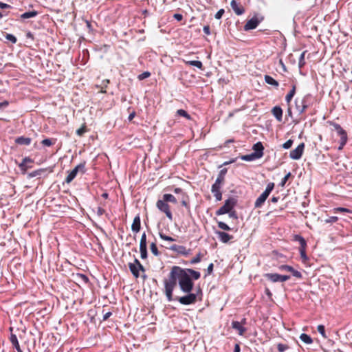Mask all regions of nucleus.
Segmentation results:
<instances>
[{"label": "nucleus", "mask_w": 352, "mask_h": 352, "mask_svg": "<svg viewBox=\"0 0 352 352\" xmlns=\"http://www.w3.org/2000/svg\"><path fill=\"white\" fill-rule=\"evenodd\" d=\"M225 11L223 9H220L216 14H215V18L217 19H220L223 14H224Z\"/></svg>", "instance_id": "nucleus-57"}, {"label": "nucleus", "mask_w": 352, "mask_h": 352, "mask_svg": "<svg viewBox=\"0 0 352 352\" xmlns=\"http://www.w3.org/2000/svg\"><path fill=\"white\" fill-rule=\"evenodd\" d=\"M135 263L138 266V272L139 271H142V272H145V269H144V266L141 264V263L139 261V260L135 258Z\"/></svg>", "instance_id": "nucleus-56"}, {"label": "nucleus", "mask_w": 352, "mask_h": 352, "mask_svg": "<svg viewBox=\"0 0 352 352\" xmlns=\"http://www.w3.org/2000/svg\"><path fill=\"white\" fill-rule=\"evenodd\" d=\"M264 276L272 283L280 282V274L276 273H267Z\"/></svg>", "instance_id": "nucleus-24"}, {"label": "nucleus", "mask_w": 352, "mask_h": 352, "mask_svg": "<svg viewBox=\"0 0 352 352\" xmlns=\"http://www.w3.org/2000/svg\"><path fill=\"white\" fill-rule=\"evenodd\" d=\"M274 182H270L267 185L265 191L256 199L254 202L255 208H259L263 205L271 192L274 190Z\"/></svg>", "instance_id": "nucleus-3"}, {"label": "nucleus", "mask_w": 352, "mask_h": 352, "mask_svg": "<svg viewBox=\"0 0 352 352\" xmlns=\"http://www.w3.org/2000/svg\"><path fill=\"white\" fill-rule=\"evenodd\" d=\"M102 314H103L102 320L104 321L108 320L109 318L112 315V312L111 311H107V312H105L104 309L102 310Z\"/></svg>", "instance_id": "nucleus-55"}, {"label": "nucleus", "mask_w": 352, "mask_h": 352, "mask_svg": "<svg viewBox=\"0 0 352 352\" xmlns=\"http://www.w3.org/2000/svg\"><path fill=\"white\" fill-rule=\"evenodd\" d=\"M18 166L23 174H25L28 169L32 168V166H28L27 164L24 163L23 162H21L20 164H18Z\"/></svg>", "instance_id": "nucleus-38"}, {"label": "nucleus", "mask_w": 352, "mask_h": 352, "mask_svg": "<svg viewBox=\"0 0 352 352\" xmlns=\"http://www.w3.org/2000/svg\"><path fill=\"white\" fill-rule=\"evenodd\" d=\"M292 144H293V140H289L283 144V148L285 149H288L292 147Z\"/></svg>", "instance_id": "nucleus-54"}, {"label": "nucleus", "mask_w": 352, "mask_h": 352, "mask_svg": "<svg viewBox=\"0 0 352 352\" xmlns=\"http://www.w3.org/2000/svg\"><path fill=\"white\" fill-rule=\"evenodd\" d=\"M329 123L331 126H333L334 130L336 131L338 135L340 136V142L338 149L342 150L348 140L346 131L343 129L342 126L338 123L333 122H330Z\"/></svg>", "instance_id": "nucleus-5"}, {"label": "nucleus", "mask_w": 352, "mask_h": 352, "mask_svg": "<svg viewBox=\"0 0 352 352\" xmlns=\"http://www.w3.org/2000/svg\"><path fill=\"white\" fill-rule=\"evenodd\" d=\"M272 113L278 121H282L283 110L280 107L276 106L273 107V109H272Z\"/></svg>", "instance_id": "nucleus-22"}, {"label": "nucleus", "mask_w": 352, "mask_h": 352, "mask_svg": "<svg viewBox=\"0 0 352 352\" xmlns=\"http://www.w3.org/2000/svg\"><path fill=\"white\" fill-rule=\"evenodd\" d=\"M252 148L254 151V154L256 158L259 159L263 156L264 146L261 142L254 144Z\"/></svg>", "instance_id": "nucleus-16"}, {"label": "nucleus", "mask_w": 352, "mask_h": 352, "mask_svg": "<svg viewBox=\"0 0 352 352\" xmlns=\"http://www.w3.org/2000/svg\"><path fill=\"white\" fill-rule=\"evenodd\" d=\"M159 236L162 239V240H164V241H175V239L171 236H167L164 233H163L162 232H159Z\"/></svg>", "instance_id": "nucleus-44"}, {"label": "nucleus", "mask_w": 352, "mask_h": 352, "mask_svg": "<svg viewBox=\"0 0 352 352\" xmlns=\"http://www.w3.org/2000/svg\"><path fill=\"white\" fill-rule=\"evenodd\" d=\"M184 62L187 65L195 66L201 70L204 69L203 64L199 60H184Z\"/></svg>", "instance_id": "nucleus-29"}, {"label": "nucleus", "mask_w": 352, "mask_h": 352, "mask_svg": "<svg viewBox=\"0 0 352 352\" xmlns=\"http://www.w3.org/2000/svg\"><path fill=\"white\" fill-rule=\"evenodd\" d=\"M140 256L142 259H146L148 256L147 252V243H146V234L144 232L140 239Z\"/></svg>", "instance_id": "nucleus-10"}, {"label": "nucleus", "mask_w": 352, "mask_h": 352, "mask_svg": "<svg viewBox=\"0 0 352 352\" xmlns=\"http://www.w3.org/2000/svg\"><path fill=\"white\" fill-rule=\"evenodd\" d=\"M232 327L238 331L240 336H243V334L246 332V328H245L240 322L232 321Z\"/></svg>", "instance_id": "nucleus-21"}, {"label": "nucleus", "mask_w": 352, "mask_h": 352, "mask_svg": "<svg viewBox=\"0 0 352 352\" xmlns=\"http://www.w3.org/2000/svg\"><path fill=\"white\" fill-rule=\"evenodd\" d=\"M105 212V210L100 206L98 207L97 208V214L98 216H102V214H104Z\"/></svg>", "instance_id": "nucleus-61"}, {"label": "nucleus", "mask_w": 352, "mask_h": 352, "mask_svg": "<svg viewBox=\"0 0 352 352\" xmlns=\"http://www.w3.org/2000/svg\"><path fill=\"white\" fill-rule=\"evenodd\" d=\"M274 182H270L267 185L265 191L256 199L254 202L255 208H259L263 205L271 192L274 190Z\"/></svg>", "instance_id": "nucleus-2"}, {"label": "nucleus", "mask_w": 352, "mask_h": 352, "mask_svg": "<svg viewBox=\"0 0 352 352\" xmlns=\"http://www.w3.org/2000/svg\"><path fill=\"white\" fill-rule=\"evenodd\" d=\"M218 227L223 230L229 231L231 230V228L224 222L223 221H218L217 222Z\"/></svg>", "instance_id": "nucleus-45"}, {"label": "nucleus", "mask_w": 352, "mask_h": 352, "mask_svg": "<svg viewBox=\"0 0 352 352\" xmlns=\"http://www.w3.org/2000/svg\"><path fill=\"white\" fill-rule=\"evenodd\" d=\"M141 228V221L140 217L139 214L136 215L134 219L133 223L131 225V230L135 232H138Z\"/></svg>", "instance_id": "nucleus-20"}, {"label": "nucleus", "mask_w": 352, "mask_h": 352, "mask_svg": "<svg viewBox=\"0 0 352 352\" xmlns=\"http://www.w3.org/2000/svg\"><path fill=\"white\" fill-rule=\"evenodd\" d=\"M289 348V347L287 344H282V343H278L277 344V349H278V352H284L286 350H287Z\"/></svg>", "instance_id": "nucleus-47"}, {"label": "nucleus", "mask_w": 352, "mask_h": 352, "mask_svg": "<svg viewBox=\"0 0 352 352\" xmlns=\"http://www.w3.org/2000/svg\"><path fill=\"white\" fill-rule=\"evenodd\" d=\"M265 81L267 84L272 85L275 87H278L279 86L278 82L269 75L265 76Z\"/></svg>", "instance_id": "nucleus-31"}, {"label": "nucleus", "mask_w": 352, "mask_h": 352, "mask_svg": "<svg viewBox=\"0 0 352 352\" xmlns=\"http://www.w3.org/2000/svg\"><path fill=\"white\" fill-rule=\"evenodd\" d=\"M150 250L151 251V252L155 255V256H159L160 254V252H159L158 249H157V245H156V243L155 242H153L150 244Z\"/></svg>", "instance_id": "nucleus-39"}, {"label": "nucleus", "mask_w": 352, "mask_h": 352, "mask_svg": "<svg viewBox=\"0 0 352 352\" xmlns=\"http://www.w3.org/2000/svg\"><path fill=\"white\" fill-rule=\"evenodd\" d=\"M177 115L179 116H182L185 118H186L187 120H191L192 118L190 116V114L188 113V112L184 109H178L176 112Z\"/></svg>", "instance_id": "nucleus-36"}, {"label": "nucleus", "mask_w": 352, "mask_h": 352, "mask_svg": "<svg viewBox=\"0 0 352 352\" xmlns=\"http://www.w3.org/2000/svg\"><path fill=\"white\" fill-rule=\"evenodd\" d=\"M236 203L237 201L235 198L230 197L225 201L223 206H222L216 211V214L219 216L231 212V210H233L236 206Z\"/></svg>", "instance_id": "nucleus-4"}, {"label": "nucleus", "mask_w": 352, "mask_h": 352, "mask_svg": "<svg viewBox=\"0 0 352 352\" xmlns=\"http://www.w3.org/2000/svg\"><path fill=\"white\" fill-rule=\"evenodd\" d=\"M207 254V252L205 251L204 253H202V252H199L197 254V255L192 258L190 261V263L193 265V264H197L198 263H199L201 261V258Z\"/></svg>", "instance_id": "nucleus-30"}, {"label": "nucleus", "mask_w": 352, "mask_h": 352, "mask_svg": "<svg viewBox=\"0 0 352 352\" xmlns=\"http://www.w3.org/2000/svg\"><path fill=\"white\" fill-rule=\"evenodd\" d=\"M338 217L336 216L330 217L329 218L324 220L326 223H333L337 222Z\"/></svg>", "instance_id": "nucleus-53"}, {"label": "nucleus", "mask_w": 352, "mask_h": 352, "mask_svg": "<svg viewBox=\"0 0 352 352\" xmlns=\"http://www.w3.org/2000/svg\"><path fill=\"white\" fill-rule=\"evenodd\" d=\"M200 276V272L192 269H184L179 266L172 267L168 278L164 280V293L167 300H173V292L177 286V280L180 289L184 293H190L194 286L192 279L198 280Z\"/></svg>", "instance_id": "nucleus-1"}, {"label": "nucleus", "mask_w": 352, "mask_h": 352, "mask_svg": "<svg viewBox=\"0 0 352 352\" xmlns=\"http://www.w3.org/2000/svg\"><path fill=\"white\" fill-rule=\"evenodd\" d=\"M333 212L334 213L337 212H346V213H352V210L346 208H342V207H338L333 209Z\"/></svg>", "instance_id": "nucleus-42"}, {"label": "nucleus", "mask_w": 352, "mask_h": 352, "mask_svg": "<svg viewBox=\"0 0 352 352\" xmlns=\"http://www.w3.org/2000/svg\"><path fill=\"white\" fill-rule=\"evenodd\" d=\"M292 176V174L290 172H289L282 179L281 182L280 183V186L281 187H284L286 182L289 179V178Z\"/></svg>", "instance_id": "nucleus-49"}, {"label": "nucleus", "mask_w": 352, "mask_h": 352, "mask_svg": "<svg viewBox=\"0 0 352 352\" xmlns=\"http://www.w3.org/2000/svg\"><path fill=\"white\" fill-rule=\"evenodd\" d=\"M214 265L213 263H210L207 268V274H206L205 276L208 275H210L213 272Z\"/></svg>", "instance_id": "nucleus-58"}, {"label": "nucleus", "mask_w": 352, "mask_h": 352, "mask_svg": "<svg viewBox=\"0 0 352 352\" xmlns=\"http://www.w3.org/2000/svg\"><path fill=\"white\" fill-rule=\"evenodd\" d=\"M227 172V168H225L221 169L219 171L217 178L216 179L215 182L213 184L222 188L223 185L225 183V177Z\"/></svg>", "instance_id": "nucleus-14"}, {"label": "nucleus", "mask_w": 352, "mask_h": 352, "mask_svg": "<svg viewBox=\"0 0 352 352\" xmlns=\"http://www.w3.org/2000/svg\"><path fill=\"white\" fill-rule=\"evenodd\" d=\"M221 188L216 185L212 184L211 188V192L214 196L217 201H221L222 199Z\"/></svg>", "instance_id": "nucleus-19"}, {"label": "nucleus", "mask_w": 352, "mask_h": 352, "mask_svg": "<svg viewBox=\"0 0 352 352\" xmlns=\"http://www.w3.org/2000/svg\"><path fill=\"white\" fill-rule=\"evenodd\" d=\"M56 139L47 138V139H44L43 140H42L41 144L43 146H51L56 143Z\"/></svg>", "instance_id": "nucleus-41"}, {"label": "nucleus", "mask_w": 352, "mask_h": 352, "mask_svg": "<svg viewBox=\"0 0 352 352\" xmlns=\"http://www.w3.org/2000/svg\"><path fill=\"white\" fill-rule=\"evenodd\" d=\"M230 6L236 15H241L245 12V9L239 3H237L235 0H232L230 3Z\"/></svg>", "instance_id": "nucleus-17"}, {"label": "nucleus", "mask_w": 352, "mask_h": 352, "mask_svg": "<svg viewBox=\"0 0 352 352\" xmlns=\"http://www.w3.org/2000/svg\"><path fill=\"white\" fill-rule=\"evenodd\" d=\"M317 330L321 334V336L324 338H327V336L326 335V333H325V329H324V326L322 325V324H319L317 327Z\"/></svg>", "instance_id": "nucleus-46"}, {"label": "nucleus", "mask_w": 352, "mask_h": 352, "mask_svg": "<svg viewBox=\"0 0 352 352\" xmlns=\"http://www.w3.org/2000/svg\"><path fill=\"white\" fill-rule=\"evenodd\" d=\"M186 294H187L184 296L176 298L175 300H177L180 304L184 305H192L197 301V294H193L191 292Z\"/></svg>", "instance_id": "nucleus-8"}, {"label": "nucleus", "mask_w": 352, "mask_h": 352, "mask_svg": "<svg viewBox=\"0 0 352 352\" xmlns=\"http://www.w3.org/2000/svg\"><path fill=\"white\" fill-rule=\"evenodd\" d=\"M296 85H292V89L290 90V91L285 96V100L288 104H289L292 98L296 94Z\"/></svg>", "instance_id": "nucleus-32"}, {"label": "nucleus", "mask_w": 352, "mask_h": 352, "mask_svg": "<svg viewBox=\"0 0 352 352\" xmlns=\"http://www.w3.org/2000/svg\"><path fill=\"white\" fill-rule=\"evenodd\" d=\"M241 159L243 160H245V161H251V160H253L257 159V158L256 157V156L254 155V154L253 153L250 155H245L242 156Z\"/></svg>", "instance_id": "nucleus-48"}, {"label": "nucleus", "mask_w": 352, "mask_h": 352, "mask_svg": "<svg viewBox=\"0 0 352 352\" xmlns=\"http://www.w3.org/2000/svg\"><path fill=\"white\" fill-rule=\"evenodd\" d=\"M261 19H258L256 16H253L252 19L248 20L244 25V30L245 31L255 29L258 24L261 23Z\"/></svg>", "instance_id": "nucleus-12"}, {"label": "nucleus", "mask_w": 352, "mask_h": 352, "mask_svg": "<svg viewBox=\"0 0 352 352\" xmlns=\"http://www.w3.org/2000/svg\"><path fill=\"white\" fill-rule=\"evenodd\" d=\"M162 198L166 201V202H170L173 204H177V201L175 197L171 194H164L162 197Z\"/></svg>", "instance_id": "nucleus-34"}, {"label": "nucleus", "mask_w": 352, "mask_h": 352, "mask_svg": "<svg viewBox=\"0 0 352 352\" xmlns=\"http://www.w3.org/2000/svg\"><path fill=\"white\" fill-rule=\"evenodd\" d=\"M289 279H290V276L280 274V282H282V283L285 282V281L288 280Z\"/></svg>", "instance_id": "nucleus-60"}, {"label": "nucleus", "mask_w": 352, "mask_h": 352, "mask_svg": "<svg viewBox=\"0 0 352 352\" xmlns=\"http://www.w3.org/2000/svg\"><path fill=\"white\" fill-rule=\"evenodd\" d=\"M78 172L82 174L85 173V162H82L77 165L73 170L68 172V175L66 177L65 182L67 184H69L76 177Z\"/></svg>", "instance_id": "nucleus-7"}, {"label": "nucleus", "mask_w": 352, "mask_h": 352, "mask_svg": "<svg viewBox=\"0 0 352 352\" xmlns=\"http://www.w3.org/2000/svg\"><path fill=\"white\" fill-rule=\"evenodd\" d=\"M138 266L134 261V263H129V268L132 273V274L135 277L138 278L140 276V274L138 272Z\"/></svg>", "instance_id": "nucleus-27"}, {"label": "nucleus", "mask_w": 352, "mask_h": 352, "mask_svg": "<svg viewBox=\"0 0 352 352\" xmlns=\"http://www.w3.org/2000/svg\"><path fill=\"white\" fill-rule=\"evenodd\" d=\"M22 162H23L25 164H28V163H33L34 162V160L30 158V157H25L23 159Z\"/></svg>", "instance_id": "nucleus-64"}, {"label": "nucleus", "mask_w": 352, "mask_h": 352, "mask_svg": "<svg viewBox=\"0 0 352 352\" xmlns=\"http://www.w3.org/2000/svg\"><path fill=\"white\" fill-rule=\"evenodd\" d=\"M182 205L185 207L189 212L190 210V206L189 203V197L187 193H183L181 201Z\"/></svg>", "instance_id": "nucleus-28"}, {"label": "nucleus", "mask_w": 352, "mask_h": 352, "mask_svg": "<svg viewBox=\"0 0 352 352\" xmlns=\"http://www.w3.org/2000/svg\"><path fill=\"white\" fill-rule=\"evenodd\" d=\"M306 52H307V51H304L300 54V56L299 58V62H298L299 68L303 67L304 65H305V56Z\"/></svg>", "instance_id": "nucleus-43"}, {"label": "nucleus", "mask_w": 352, "mask_h": 352, "mask_svg": "<svg viewBox=\"0 0 352 352\" xmlns=\"http://www.w3.org/2000/svg\"><path fill=\"white\" fill-rule=\"evenodd\" d=\"M170 249L173 251H177L179 254L183 255H187L188 254V251L186 250V248L184 246L182 245H173Z\"/></svg>", "instance_id": "nucleus-25"}, {"label": "nucleus", "mask_w": 352, "mask_h": 352, "mask_svg": "<svg viewBox=\"0 0 352 352\" xmlns=\"http://www.w3.org/2000/svg\"><path fill=\"white\" fill-rule=\"evenodd\" d=\"M45 171V168H40L36 170L32 171L28 174L29 178H32L36 176H39L41 175V173H44Z\"/></svg>", "instance_id": "nucleus-37"}, {"label": "nucleus", "mask_w": 352, "mask_h": 352, "mask_svg": "<svg viewBox=\"0 0 352 352\" xmlns=\"http://www.w3.org/2000/svg\"><path fill=\"white\" fill-rule=\"evenodd\" d=\"M10 341L13 345V346L16 349L17 352H23L19 345L17 337L15 334L11 333L10 337Z\"/></svg>", "instance_id": "nucleus-23"}, {"label": "nucleus", "mask_w": 352, "mask_h": 352, "mask_svg": "<svg viewBox=\"0 0 352 352\" xmlns=\"http://www.w3.org/2000/svg\"><path fill=\"white\" fill-rule=\"evenodd\" d=\"M305 148V144L302 142L295 149L292 150L289 153V157L292 160H298L300 159L302 155Z\"/></svg>", "instance_id": "nucleus-11"}, {"label": "nucleus", "mask_w": 352, "mask_h": 352, "mask_svg": "<svg viewBox=\"0 0 352 352\" xmlns=\"http://www.w3.org/2000/svg\"><path fill=\"white\" fill-rule=\"evenodd\" d=\"M229 214V217L230 218H232V219H238V216H237V214H236V212L235 210H231V212H228Z\"/></svg>", "instance_id": "nucleus-59"}, {"label": "nucleus", "mask_w": 352, "mask_h": 352, "mask_svg": "<svg viewBox=\"0 0 352 352\" xmlns=\"http://www.w3.org/2000/svg\"><path fill=\"white\" fill-rule=\"evenodd\" d=\"M156 207L160 210L162 212L164 213L166 217L172 221L173 219L172 212L170 210V207L168 202H166L163 198L162 199H159L156 202Z\"/></svg>", "instance_id": "nucleus-6"}, {"label": "nucleus", "mask_w": 352, "mask_h": 352, "mask_svg": "<svg viewBox=\"0 0 352 352\" xmlns=\"http://www.w3.org/2000/svg\"><path fill=\"white\" fill-rule=\"evenodd\" d=\"M278 269L280 271H286L292 273V275L297 278H301L302 276L301 272L295 270L293 267L288 265H281L278 267Z\"/></svg>", "instance_id": "nucleus-13"}, {"label": "nucleus", "mask_w": 352, "mask_h": 352, "mask_svg": "<svg viewBox=\"0 0 352 352\" xmlns=\"http://www.w3.org/2000/svg\"><path fill=\"white\" fill-rule=\"evenodd\" d=\"M37 14L38 12L35 10L26 12L21 15V18L23 19H26L29 18L35 17L36 16H37Z\"/></svg>", "instance_id": "nucleus-35"}, {"label": "nucleus", "mask_w": 352, "mask_h": 352, "mask_svg": "<svg viewBox=\"0 0 352 352\" xmlns=\"http://www.w3.org/2000/svg\"><path fill=\"white\" fill-rule=\"evenodd\" d=\"M76 276L78 278V279L81 280L85 283H87L89 282L88 277L82 274H77Z\"/></svg>", "instance_id": "nucleus-51"}, {"label": "nucleus", "mask_w": 352, "mask_h": 352, "mask_svg": "<svg viewBox=\"0 0 352 352\" xmlns=\"http://www.w3.org/2000/svg\"><path fill=\"white\" fill-rule=\"evenodd\" d=\"M87 131V126L86 124L84 123L80 128L76 130V133L78 136L82 137Z\"/></svg>", "instance_id": "nucleus-40"}, {"label": "nucleus", "mask_w": 352, "mask_h": 352, "mask_svg": "<svg viewBox=\"0 0 352 352\" xmlns=\"http://www.w3.org/2000/svg\"><path fill=\"white\" fill-rule=\"evenodd\" d=\"M32 142L30 138H25L23 136L16 138L15 143L20 145H30Z\"/></svg>", "instance_id": "nucleus-26"}, {"label": "nucleus", "mask_w": 352, "mask_h": 352, "mask_svg": "<svg viewBox=\"0 0 352 352\" xmlns=\"http://www.w3.org/2000/svg\"><path fill=\"white\" fill-rule=\"evenodd\" d=\"M6 38L11 41L12 43H16L17 41L16 38L11 34H6Z\"/></svg>", "instance_id": "nucleus-52"}, {"label": "nucleus", "mask_w": 352, "mask_h": 352, "mask_svg": "<svg viewBox=\"0 0 352 352\" xmlns=\"http://www.w3.org/2000/svg\"><path fill=\"white\" fill-rule=\"evenodd\" d=\"M173 18L179 21L182 20L183 16L181 14L175 13L173 14Z\"/></svg>", "instance_id": "nucleus-63"}, {"label": "nucleus", "mask_w": 352, "mask_h": 352, "mask_svg": "<svg viewBox=\"0 0 352 352\" xmlns=\"http://www.w3.org/2000/svg\"><path fill=\"white\" fill-rule=\"evenodd\" d=\"M295 104L296 110L298 111L299 113H304L308 107V105L307 104L305 98L301 100L296 99L295 100Z\"/></svg>", "instance_id": "nucleus-15"}, {"label": "nucleus", "mask_w": 352, "mask_h": 352, "mask_svg": "<svg viewBox=\"0 0 352 352\" xmlns=\"http://www.w3.org/2000/svg\"><path fill=\"white\" fill-rule=\"evenodd\" d=\"M150 76H151V73L149 72H144L142 73L141 74H140L138 76V78L140 80H142L148 78Z\"/></svg>", "instance_id": "nucleus-50"}, {"label": "nucleus", "mask_w": 352, "mask_h": 352, "mask_svg": "<svg viewBox=\"0 0 352 352\" xmlns=\"http://www.w3.org/2000/svg\"><path fill=\"white\" fill-rule=\"evenodd\" d=\"M216 234L219 238V239L224 243H228L229 241L233 239V236L230 235L225 232L217 231Z\"/></svg>", "instance_id": "nucleus-18"}, {"label": "nucleus", "mask_w": 352, "mask_h": 352, "mask_svg": "<svg viewBox=\"0 0 352 352\" xmlns=\"http://www.w3.org/2000/svg\"><path fill=\"white\" fill-rule=\"evenodd\" d=\"M300 339L302 342H303L304 343H305L307 344H311L313 343L312 338L309 335H307L306 333H302L300 336Z\"/></svg>", "instance_id": "nucleus-33"}, {"label": "nucleus", "mask_w": 352, "mask_h": 352, "mask_svg": "<svg viewBox=\"0 0 352 352\" xmlns=\"http://www.w3.org/2000/svg\"><path fill=\"white\" fill-rule=\"evenodd\" d=\"M294 240L298 241L300 243L299 252L302 262H307L309 258L306 254L307 242L305 239L300 235H295Z\"/></svg>", "instance_id": "nucleus-9"}, {"label": "nucleus", "mask_w": 352, "mask_h": 352, "mask_svg": "<svg viewBox=\"0 0 352 352\" xmlns=\"http://www.w3.org/2000/svg\"><path fill=\"white\" fill-rule=\"evenodd\" d=\"M203 30H204V32L205 34H206V35L210 34V30L209 25H205L203 28Z\"/></svg>", "instance_id": "nucleus-62"}]
</instances>
